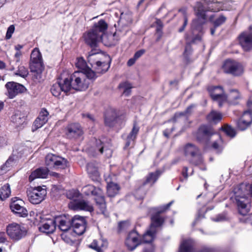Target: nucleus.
<instances>
[{
  "mask_svg": "<svg viewBox=\"0 0 252 252\" xmlns=\"http://www.w3.org/2000/svg\"><path fill=\"white\" fill-rule=\"evenodd\" d=\"M191 51V47L189 44H187L186 46L184 54L186 56L189 55Z\"/></svg>",
  "mask_w": 252,
  "mask_h": 252,
  "instance_id": "nucleus-59",
  "label": "nucleus"
},
{
  "mask_svg": "<svg viewBox=\"0 0 252 252\" xmlns=\"http://www.w3.org/2000/svg\"><path fill=\"white\" fill-rule=\"evenodd\" d=\"M11 121L17 126H19L25 124L26 116L22 113L18 112L11 117Z\"/></svg>",
  "mask_w": 252,
  "mask_h": 252,
  "instance_id": "nucleus-32",
  "label": "nucleus"
},
{
  "mask_svg": "<svg viewBox=\"0 0 252 252\" xmlns=\"http://www.w3.org/2000/svg\"><path fill=\"white\" fill-rule=\"evenodd\" d=\"M222 116L220 113L212 111L207 117V120L212 123L216 124L220 121Z\"/></svg>",
  "mask_w": 252,
  "mask_h": 252,
  "instance_id": "nucleus-42",
  "label": "nucleus"
},
{
  "mask_svg": "<svg viewBox=\"0 0 252 252\" xmlns=\"http://www.w3.org/2000/svg\"><path fill=\"white\" fill-rule=\"evenodd\" d=\"M95 200L96 205L100 208L101 212L104 214L106 210V204L103 195L102 190H101V193L100 195H95Z\"/></svg>",
  "mask_w": 252,
  "mask_h": 252,
  "instance_id": "nucleus-37",
  "label": "nucleus"
},
{
  "mask_svg": "<svg viewBox=\"0 0 252 252\" xmlns=\"http://www.w3.org/2000/svg\"><path fill=\"white\" fill-rule=\"evenodd\" d=\"M48 112L46 109H42L38 117L34 122V126L36 129L40 128L47 123L48 120Z\"/></svg>",
  "mask_w": 252,
  "mask_h": 252,
  "instance_id": "nucleus-26",
  "label": "nucleus"
},
{
  "mask_svg": "<svg viewBox=\"0 0 252 252\" xmlns=\"http://www.w3.org/2000/svg\"><path fill=\"white\" fill-rule=\"evenodd\" d=\"M227 100L232 104H236L237 100L239 99L241 97L240 93L237 90H231L228 95Z\"/></svg>",
  "mask_w": 252,
  "mask_h": 252,
  "instance_id": "nucleus-39",
  "label": "nucleus"
},
{
  "mask_svg": "<svg viewBox=\"0 0 252 252\" xmlns=\"http://www.w3.org/2000/svg\"><path fill=\"white\" fill-rule=\"evenodd\" d=\"M96 75L91 68L85 69V73L76 71L71 75L73 89L83 91L86 90L90 84L89 80H94Z\"/></svg>",
  "mask_w": 252,
  "mask_h": 252,
  "instance_id": "nucleus-6",
  "label": "nucleus"
},
{
  "mask_svg": "<svg viewBox=\"0 0 252 252\" xmlns=\"http://www.w3.org/2000/svg\"><path fill=\"white\" fill-rule=\"evenodd\" d=\"M56 221L55 219L48 220L39 227L40 231L46 233H52L56 229Z\"/></svg>",
  "mask_w": 252,
  "mask_h": 252,
  "instance_id": "nucleus-24",
  "label": "nucleus"
},
{
  "mask_svg": "<svg viewBox=\"0 0 252 252\" xmlns=\"http://www.w3.org/2000/svg\"><path fill=\"white\" fill-rule=\"evenodd\" d=\"M250 31L242 33L239 36V44L245 51L252 49V27H250Z\"/></svg>",
  "mask_w": 252,
  "mask_h": 252,
  "instance_id": "nucleus-15",
  "label": "nucleus"
},
{
  "mask_svg": "<svg viewBox=\"0 0 252 252\" xmlns=\"http://www.w3.org/2000/svg\"><path fill=\"white\" fill-rule=\"evenodd\" d=\"M82 191L86 195H100L101 193V189L99 188H95L94 186L88 185L82 188Z\"/></svg>",
  "mask_w": 252,
  "mask_h": 252,
  "instance_id": "nucleus-30",
  "label": "nucleus"
},
{
  "mask_svg": "<svg viewBox=\"0 0 252 252\" xmlns=\"http://www.w3.org/2000/svg\"><path fill=\"white\" fill-rule=\"evenodd\" d=\"M30 65L34 66L42 65V57L39 51L37 49H34L31 55Z\"/></svg>",
  "mask_w": 252,
  "mask_h": 252,
  "instance_id": "nucleus-28",
  "label": "nucleus"
},
{
  "mask_svg": "<svg viewBox=\"0 0 252 252\" xmlns=\"http://www.w3.org/2000/svg\"><path fill=\"white\" fill-rule=\"evenodd\" d=\"M29 72L27 68L24 66L19 64L18 66V69L15 72V74L18 75L21 77L25 78L28 75Z\"/></svg>",
  "mask_w": 252,
  "mask_h": 252,
  "instance_id": "nucleus-44",
  "label": "nucleus"
},
{
  "mask_svg": "<svg viewBox=\"0 0 252 252\" xmlns=\"http://www.w3.org/2000/svg\"><path fill=\"white\" fill-rule=\"evenodd\" d=\"M132 23L131 14L129 12H123L121 13L118 25L120 27L124 28L128 26Z\"/></svg>",
  "mask_w": 252,
  "mask_h": 252,
  "instance_id": "nucleus-29",
  "label": "nucleus"
},
{
  "mask_svg": "<svg viewBox=\"0 0 252 252\" xmlns=\"http://www.w3.org/2000/svg\"><path fill=\"white\" fill-rule=\"evenodd\" d=\"M161 174V172L159 170H157L155 172H151L147 176L144 185L150 184L153 185L158 179Z\"/></svg>",
  "mask_w": 252,
  "mask_h": 252,
  "instance_id": "nucleus-35",
  "label": "nucleus"
},
{
  "mask_svg": "<svg viewBox=\"0 0 252 252\" xmlns=\"http://www.w3.org/2000/svg\"><path fill=\"white\" fill-rule=\"evenodd\" d=\"M13 159L9 158L5 162V164L1 166L0 168V174H3L8 170L9 168L12 166L13 164Z\"/></svg>",
  "mask_w": 252,
  "mask_h": 252,
  "instance_id": "nucleus-45",
  "label": "nucleus"
},
{
  "mask_svg": "<svg viewBox=\"0 0 252 252\" xmlns=\"http://www.w3.org/2000/svg\"><path fill=\"white\" fill-rule=\"evenodd\" d=\"M104 146L103 142L99 139L96 140L94 146V149L95 153L97 154L99 153L102 154Z\"/></svg>",
  "mask_w": 252,
  "mask_h": 252,
  "instance_id": "nucleus-48",
  "label": "nucleus"
},
{
  "mask_svg": "<svg viewBox=\"0 0 252 252\" xmlns=\"http://www.w3.org/2000/svg\"><path fill=\"white\" fill-rule=\"evenodd\" d=\"M27 196L30 202L37 204L43 201L46 195V190L40 186L31 188L28 189Z\"/></svg>",
  "mask_w": 252,
  "mask_h": 252,
  "instance_id": "nucleus-8",
  "label": "nucleus"
},
{
  "mask_svg": "<svg viewBox=\"0 0 252 252\" xmlns=\"http://www.w3.org/2000/svg\"><path fill=\"white\" fill-rule=\"evenodd\" d=\"M11 194L10 186L7 184L3 186L0 189V199L4 200L9 197Z\"/></svg>",
  "mask_w": 252,
  "mask_h": 252,
  "instance_id": "nucleus-41",
  "label": "nucleus"
},
{
  "mask_svg": "<svg viewBox=\"0 0 252 252\" xmlns=\"http://www.w3.org/2000/svg\"><path fill=\"white\" fill-rule=\"evenodd\" d=\"M252 112L248 110L245 111L237 122V126L241 130H244L252 124Z\"/></svg>",
  "mask_w": 252,
  "mask_h": 252,
  "instance_id": "nucleus-22",
  "label": "nucleus"
},
{
  "mask_svg": "<svg viewBox=\"0 0 252 252\" xmlns=\"http://www.w3.org/2000/svg\"><path fill=\"white\" fill-rule=\"evenodd\" d=\"M234 191L239 213L243 216L246 215L250 210V199L248 196L250 193L252 197V184L250 186L241 184L235 188Z\"/></svg>",
  "mask_w": 252,
  "mask_h": 252,
  "instance_id": "nucleus-3",
  "label": "nucleus"
},
{
  "mask_svg": "<svg viewBox=\"0 0 252 252\" xmlns=\"http://www.w3.org/2000/svg\"><path fill=\"white\" fill-rule=\"evenodd\" d=\"M222 69L224 73L235 76L242 75L244 71V66L241 63L230 59L227 60L223 63Z\"/></svg>",
  "mask_w": 252,
  "mask_h": 252,
  "instance_id": "nucleus-7",
  "label": "nucleus"
},
{
  "mask_svg": "<svg viewBox=\"0 0 252 252\" xmlns=\"http://www.w3.org/2000/svg\"><path fill=\"white\" fill-rule=\"evenodd\" d=\"M15 31V27L13 25H10L7 29L5 38L6 39H9L11 38L12 34L14 33Z\"/></svg>",
  "mask_w": 252,
  "mask_h": 252,
  "instance_id": "nucleus-52",
  "label": "nucleus"
},
{
  "mask_svg": "<svg viewBox=\"0 0 252 252\" xmlns=\"http://www.w3.org/2000/svg\"><path fill=\"white\" fill-rule=\"evenodd\" d=\"M8 235L12 239L19 240L26 235V230L16 223L8 224L6 227Z\"/></svg>",
  "mask_w": 252,
  "mask_h": 252,
  "instance_id": "nucleus-10",
  "label": "nucleus"
},
{
  "mask_svg": "<svg viewBox=\"0 0 252 252\" xmlns=\"http://www.w3.org/2000/svg\"><path fill=\"white\" fill-rule=\"evenodd\" d=\"M226 219L224 215H219L216 219L214 220L216 221H220L224 220Z\"/></svg>",
  "mask_w": 252,
  "mask_h": 252,
  "instance_id": "nucleus-60",
  "label": "nucleus"
},
{
  "mask_svg": "<svg viewBox=\"0 0 252 252\" xmlns=\"http://www.w3.org/2000/svg\"><path fill=\"white\" fill-rule=\"evenodd\" d=\"M139 130V126L136 125V124L134 123L131 131L127 136L126 142V147L129 146L131 142H133L135 140Z\"/></svg>",
  "mask_w": 252,
  "mask_h": 252,
  "instance_id": "nucleus-33",
  "label": "nucleus"
},
{
  "mask_svg": "<svg viewBox=\"0 0 252 252\" xmlns=\"http://www.w3.org/2000/svg\"><path fill=\"white\" fill-rule=\"evenodd\" d=\"M145 53V50L144 49H141L138 51H137L134 55V57L135 59L137 60L142 55H143Z\"/></svg>",
  "mask_w": 252,
  "mask_h": 252,
  "instance_id": "nucleus-56",
  "label": "nucleus"
},
{
  "mask_svg": "<svg viewBox=\"0 0 252 252\" xmlns=\"http://www.w3.org/2000/svg\"><path fill=\"white\" fill-rule=\"evenodd\" d=\"M73 231L78 235L83 234L86 230V221L84 217L76 215L72 218Z\"/></svg>",
  "mask_w": 252,
  "mask_h": 252,
  "instance_id": "nucleus-17",
  "label": "nucleus"
},
{
  "mask_svg": "<svg viewBox=\"0 0 252 252\" xmlns=\"http://www.w3.org/2000/svg\"><path fill=\"white\" fill-rule=\"evenodd\" d=\"M45 163L50 168L64 169L67 166V160L61 157L48 154L45 157Z\"/></svg>",
  "mask_w": 252,
  "mask_h": 252,
  "instance_id": "nucleus-9",
  "label": "nucleus"
},
{
  "mask_svg": "<svg viewBox=\"0 0 252 252\" xmlns=\"http://www.w3.org/2000/svg\"><path fill=\"white\" fill-rule=\"evenodd\" d=\"M218 139L216 141L214 142L212 144V147L218 152H220L222 150V147L221 145L222 140L219 134H216Z\"/></svg>",
  "mask_w": 252,
  "mask_h": 252,
  "instance_id": "nucleus-47",
  "label": "nucleus"
},
{
  "mask_svg": "<svg viewBox=\"0 0 252 252\" xmlns=\"http://www.w3.org/2000/svg\"><path fill=\"white\" fill-rule=\"evenodd\" d=\"M51 92L52 94L57 97H60V96H63L62 94L63 93V90L61 87V81L54 84L51 88Z\"/></svg>",
  "mask_w": 252,
  "mask_h": 252,
  "instance_id": "nucleus-36",
  "label": "nucleus"
},
{
  "mask_svg": "<svg viewBox=\"0 0 252 252\" xmlns=\"http://www.w3.org/2000/svg\"><path fill=\"white\" fill-rule=\"evenodd\" d=\"M210 96L215 101L218 102L221 107L222 103L227 100V97L224 94L222 88L220 86L212 87L209 89Z\"/></svg>",
  "mask_w": 252,
  "mask_h": 252,
  "instance_id": "nucleus-12",
  "label": "nucleus"
},
{
  "mask_svg": "<svg viewBox=\"0 0 252 252\" xmlns=\"http://www.w3.org/2000/svg\"><path fill=\"white\" fill-rule=\"evenodd\" d=\"M188 24V19L186 17H184V24L181 28L179 29V32H182L184 31V29Z\"/></svg>",
  "mask_w": 252,
  "mask_h": 252,
  "instance_id": "nucleus-58",
  "label": "nucleus"
},
{
  "mask_svg": "<svg viewBox=\"0 0 252 252\" xmlns=\"http://www.w3.org/2000/svg\"><path fill=\"white\" fill-rule=\"evenodd\" d=\"M173 201H171L167 204L161 207L160 210L152 217L150 229L143 236L142 241L144 243H150L154 240L158 227L160 226L164 221V220L160 216V214L167 210L173 203Z\"/></svg>",
  "mask_w": 252,
  "mask_h": 252,
  "instance_id": "nucleus-5",
  "label": "nucleus"
},
{
  "mask_svg": "<svg viewBox=\"0 0 252 252\" xmlns=\"http://www.w3.org/2000/svg\"><path fill=\"white\" fill-rule=\"evenodd\" d=\"M31 72L32 73V79L35 82H40L43 80L42 71L43 70V65L34 66L30 65Z\"/></svg>",
  "mask_w": 252,
  "mask_h": 252,
  "instance_id": "nucleus-25",
  "label": "nucleus"
},
{
  "mask_svg": "<svg viewBox=\"0 0 252 252\" xmlns=\"http://www.w3.org/2000/svg\"><path fill=\"white\" fill-rule=\"evenodd\" d=\"M119 119V115L116 110L110 108L106 111L105 116L106 126L109 127H113L116 125Z\"/></svg>",
  "mask_w": 252,
  "mask_h": 252,
  "instance_id": "nucleus-20",
  "label": "nucleus"
},
{
  "mask_svg": "<svg viewBox=\"0 0 252 252\" xmlns=\"http://www.w3.org/2000/svg\"><path fill=\"white\" fill-rule=\"evenodd\" d=\"M143 252H154V247L152 244H149L144 248Z\"/></svg>",
  "mask_w": 252,
  "mask_h": 252,
  "instance_id": "nucleus-57",
  "label": "nucleus"
},
{
  "mask_svg": "<svg viewBox=\"0 0 252 252\" xmlns=\"http://www.w3.org/2000/svg\"><path fill=\"white\" fill-rule=\"evenodd\" d=\"M194 107V105H191L189 106L186 109V110H185V111L184 112L175 114V115L174 116V117L173 118V121L175 122L176 121V119L177 118H179V117H180V116H181L182 115H187V114L190 113L191 111V110L192 109V108Z\"/></svg>",
  "mask_w": 252,
  "mask_h": 252,
  "instance_id": "nucleus-51",
  "label": "nucleus"
},
{
  "mask_svg": "<svg viewBox=\"0 0 252 252\" xmlns=\"http://www.w3.org/2000/svg\"><path fill=\"white\" fill-rule=\"evenodd\" d=\"M128 225V221H122L119 223V227L120 230L123 229L125 226Z\"/></svg>",
  "mask_w": 252,
  "mask_h": 252,
  "instance_id": "nucleus-61",
  "label": "nucleus"
},
{
  "mask_svg": "<svg viewBox=\"0 0 252 252\" xmlns=\"http://www.w3.org/2000/svg\"><path fill=\"white\" fill-rule=\"evenodd\" d=\"M173 130V127H172V128L171 129V130H168V129H166L165 130H164L163 131V134L164 135L168 138L169 137V134H170V133L172 132V131Z\"/></svg>",
  "mask_w": 252,
  "mask_h": 252,
  "instance_id": "nucleus-63",
  "label": "nucleus"
},
{
  "mask_svg": "<svg viewBox=\"0 0 252 252\" xmlns=\"http://www.w3.org/2000/svg\"><path fill=\"white\" fill-rule=\"evenodd\" d=\"M247 223H249L252 225V214L249 215L246 219Z\"/></svg>",
  "mask_w": 252,
  "mask_h": 252,
  "instance_id": "nucleus-64",
  "label": "nucleus"
},
{
  "mask_svg": "<svg viewBox=\"0 0 252 252\" xmlns=\"http://www.w3.org/2000/svg\"><path fill=\"white\" fill-rule=\"evenodd\" d=\"M68 207L73 210H84L92 212L94 210L92 205L88 201L85 200H78L71 201Z\"/></svg>",
  "mask_w": 252,
  "mask_h": 252,
  "instance_id": "nucleus-19",
  "label": "nucleus"
},
{
  "mask_svg": "<svg viewBox=\"0 0 252 252\" xmlns=\"http://www.w3.org/2000/svg\"><path fill=\"white\" fill-rule=\"evenodd\" d=\"M83 134V129L78 123L70 124L65 128V135L68 138H78Z\"/></svg>",
  "mask_w": 252,
  "mask_h": 252,
  "instance_id": "nucleus-16",
  "label": "nucleus"
},
{
  "mask_svg": "<svg viewBox=\"0 0 252 252\" xmlns=\"http://www.w3.org/2000/svg\"><path fill=\"white\" fill-rule=\"evenodd\" d=\"M23 201L21 199L13 200L10 208L15 214H18L20 217H25L28 216V211L22 205Z\"/></svg>",
  "mask_w": 252,
  "mask_h": 252,
  "instance_id": "nucleus-21",
  "label": "nucleus"
},
{
  "mask_svg": "<svg viewBox=\"0 0 252 252\" xmlns=\"http://www.w3.org/2000/svg\"><path fill=\"white\" fill-rule=\"evenodd\" d=\"M203 3L197 2L194 7L197 19L193 20L191 25L192 34L201 33L202 31V26L206 22L207 15L206 12L210 11L218 12L221 10H228L231 8L230 0H203ZM201 40V34H198L194 37L191 43H195Z\"/></svg>",
  "mask_w": 252,
  "mask_h": 252,
  "instance_id": "nucleus-1",
  "label": "nucleus"
},
{
  "mask_svg": "<svg viewBox=\"0 0 252 252\" xmlns=\"http://www.w3.org/2000/svg\"><path fill=\"white\" fill-rule=\"evenodd\" d=\"M136 60H137L136 59H135V58L134 57L130 59L127 63V65L129 66L132 65L133 64H134V63Z\"/></svg>",
  "mask_w": 252,
  "mask_h": 252,
  "instance_id": "nucleus-62",
  "label": "nucleus"
},
{
  "mask_svg": "<svg viewBox=\"0 0 252 252\" xmlns=\"http://www.w3.org/2000/svg\"><path fill=\"white\" fill-rule=\"evenodd\" d=\"M90 247L97 251L98 252H102L96 240L93 241L92 244L90 245Z\"/></svg>",
  "mask_w": 252,
  "mask_h": 252,
  "instance_id": "nucleus-53",
  "label": "nucleus"
},
{
  "mask_svg": "<svg viewBox=\"0 0 252 252\" xmlns=\"http://www.w3.org/2000/svg\"><path fill=\"white\" fill-rule=\"evenodd\" d=\"M156 23L157 26L156 31L158 32H159L160 33L163 27L162 23L160 20L157 19Z\"/></svg>",
  "mask_w": 252,
  "mask_h": 252,
  "instance_id": "nucleus-55",
  "label": "nucleus"
},
{
  "mask_svg": "<svg viewBox=\"0 0 252 252\" xmlns=\"http://www.w3.org/2000/svg\"><path fill=\"white\" fill-rule=\"evenodd\" d=\"M22 56V53L21 51H16V52L15 53V54L14 56V59H15L16 63H20V59H21Z\"/></svg>",
  "mask_w": 252,
  "mask_h": 252,
  "instance_id": "nucleus-54",
  "label": "nucleus"
},
{
  "mask_svg": "<svg viewBox=\"0 0 252 252\" xmlns=\"http://www.w3.org/2000/svg\"><path fill=\"white\" fill-rule=\"evenodd\" d=\"M119 88L124 89L123 94L126 96H128L130 93V89L132 88L131 84L127 82H125L121 83L119 85Z\"/></svg>",
  "mask_w": 252,
  "mask_h": 252,
  "instance_id": "nucleus-46",
  "label": "nucleus"
},
{
  "mask_svg": "<svg viewBox=\"0 0 252 252\" xmlns=\"http://www.w3.org/2000/svg\"><path fill=\"white\" fill-rule=\"evenodd\" d=\"M223 130L224 132L226 133L228 136L233 137L236 135V132L235 130L231 126H225L223 127Z\"/></svg>",
  "mask_w": 252,
  "mask_h": 252,
  "instance_id": "nucleus-50",
  "label": "nucleus"
},
{
  "mask_svg": "<svg viewBox=\"0 0 252 252\" xmlns=\"http://www.w3.org/2000/svg\"><path fill=\"white\" fill-rule=\"evenodd\" d=\"M120 187L119 185L113 182L108 183L107 193L108 196L112 197L115 196L119 192Z\"/></svg>",
  "mask_w": 252,
  "mask_h": 252,
  "instance_id": "nucleus-34",
  "label": "nucleus"
},
{
  "mask_svg": "<svg viewBox=\"0 0 252 252\" xmlns=\"http://www.w3.org/2000/svg\"><path fill=\"white\" fill-rule=\"evenodd\" d=\"M56 226L58 224V228L63 231H67L72 226V220L66 218L65 217H58L55 219Z\"/></svg>",
  "mask_w": 252,
  "mask_h": 252,
  "instance_id": "nucleus-23",
  "label": "nucleus"
},
{
  "mask_svg": "<svg viewBox=\"0 0 252 252\" xmlns=\"http://www.w3.org/2000/svg\"><path fill=\"white\" fill-rule=\"evenodd\" d=\"M193 243L190 239L183 240L180 245L179 252H192Z\"/></svg>",
  "mask_w": 252,
  "mask_h": 252,
  "instance_id": "nucleus-31",
  "label": "nucleus"
},
{
  "mask_svg": "<svg viewBox=\"0 0 252 252\" xmlns=\"http://www.w3.org/2000/svg\"><path fill=\"white\" fill-rule=\"evenodd\" d=\"M76 66L78 68L82 69L83 70V73H85V69L90 68L86 66V63L82 58H79L77 59V62L76 63Z\"/></svg>",
  "mask_w": 252,
  "mask_h": 252,
  "instance_id": "nucleus-49",
  "label": "nucleus"
},
{
  "mask_svg": "<svg viewBox=\"0 0 252 252\" xmlns=\"http://www.w3.org/2000/svg\"><path fill=\"white\" fill-rule=\"evenodd\" d=\"M5 87L7 90L8 97L10 98H14L18 94L22 93L26 90V88L23 85L14 82L7 83Z\"/></svg>",
  "mask_w": 252,
  "mask_h": 252,
  "instance_id": "nucleus-18",
  "label": "nucleus"
},
{
  "mask_svg": "<svg viewBox=\"0 0 252 252\" xmlns=\"http://www.w3.org/2000/svg\"><path fill=\"white\" fill-rule=\"evenodd\" d=\"M49 170L47 168H39L33 171L29 177L30 182H32L36 178H46Z\"/></svg>",
  "mask_w": 252,
  "mask_h": 252,
  "instance_id": "nucleus-27",
  "label": "nucleus"
},
{
  "mask_svg": "<svg viewBox=\"0 0 252 252\" xmlns=\"http://www.w3.org/2000/svg\"><path fill=\"white\" fill-rule=\"evenodd\" d=\"M214 15H212L210 16L209 21L213 23L214 27H218L223 24L226 21V18L223 15H220L216 20H214Z\"/></svg>",
  "mask_w": 252,
  "mask_h": 252,
  "instance_id": "nucleus-43",
  "label": "nucleus"
},
{
  "mask_svg": "<svg viewBox=\"0 0 252 252\" xmlns=\"http://www.w3.org/2000/svg\"><path fill=\"white\" fill-rule=\"evenodd\" d=\"M61 81V87L63 90V93L66 94L71 89H73L72 81L71 79V75L69 78L64 79L63 81Z\"/></svg>",
  "mask_w": 252,
  "mask_h": 252,
  "instance_id": "nucleus-40",
  "label": "nucleus"
},
{
  "mask_svg": "<svg viewBox=\"0 0 252 252\" xmlns=\"http://www.w3.org/2000/svg\"><path fill=\"white\" fill-rule=\"evenodd\" d=\"M184 152L186 156H190L193 158L192 162L197 165L203 161V158L200 154L198 149L192 144H187L184 148Z\"/></svg>",
  "mask_w": 252,
  "mask_h": 252,
  "instance_id": "nucleus-11",
  "label": "nucleus"
},
{
  "mask_svg": "<svg viewBox=\"0 0 252 252\" xmlns=\"http://www.w3.org/2000/svg\"><path fill=\"white\" fill-rule=\"evenodd\" d=\"M141 243V237L135 231L129 233L125 241L127 249L131 251L135 249Z\"/></svg>",
  "mask_w": 252,
  "mask_h": 252,
  "instance_id": "nucleus-14",
  "label": "nucleus"
},
{
  "mask_svg": "<svg viewBox=\"0 0 252 252\" xmlns=\"http://www.w3.org/2000/svg\"><path fill=\"white\" fill-rule=\"evenodd\" d=\"M108 28V25L104 20H100L95 23L92 28L85 32L83 38L85 43L95 52L98 43L102 39V37Z\"/></svg>",
  "mask_w": 252,
  "mask_h": 252,
  "instance_id": "nucleus-2",
  "label": "nucleus"
},
{
  "mask_svg": "<svg viewBox=\"0 0 252 252\" xmlns=\"http://www.w3.org/2000/svg\"><path fill=\"white\" fill-rule=\"evenodd\" d=\"M87 170L89 174L95 177L99 176L98 166L95 162H90L87 165Z\"/></svg>",
  "mask_w": 252,
  "mask_h": 252,
  "instance_id": "nucleus-38",
  "label": "nucleus"
},
{
  "mask_svg": "<svg viewBox=\"0 0 252 252\" xmlns=\"http://www.w3.org/2000/svg\"><path fill=\"white\" fill-rule=\"evenodd\" d=\"M215 134V131L211 127L203 125L198 128L196 133V138L200 142L207 143L210 137Z\"/></svg>",
  "mask_w": 252,
  "mask_h": 252,
  "instance_id": "nucleus-13",
  "label": "nucleus"
},
{
  "mask_svg": "<svg viewBox=\"0 0 252 252\" xmlns=\"http://www.w3.org/2000/svg\"><path fill=\"white\" fill-rule=\"evenodd\" d=\"M92 50L88 56V61L94 70L95 74L103 73L106 72L110 67V57L99 52V50Z\"/></svg>",
  "mask_w": 252,
  "mask_h": 252,
  "instance_id": "nucleus-4",
  "label": "nucleus"
}]
</instances>
